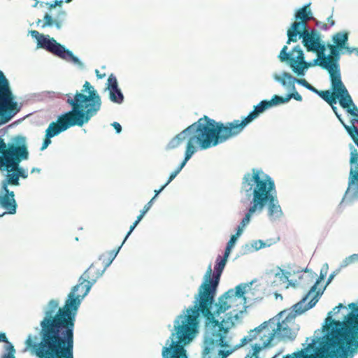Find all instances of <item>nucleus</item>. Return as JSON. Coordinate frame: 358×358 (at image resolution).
I'll use <instances>...</instances> for the list:
<instances>
[{
    "label": "nucleus",
    "instance_id": "774afa93",
    "mask_svg": "<svg viewBox=\"0 0 358 358\" xmlns=\"http://www.w3.org/2000/svg\"><path fill=\"white\" fill-rule=\"evenodd\" d=\"M225 297H227L228 299H231L233 297H236V292L234 291V289H229L227 292H224L222 294Z\"/></svg>",
    "mask_w": 358,
    "mask_h": 358
},
{
    "label": "nucleus",
    "instance_id": "09e8293b",
    "mask_svg": "<svg viewBox=\"0 0 358 358\" xmlns=\"http://www.w3.org/2000/svg\"><path fill=\"white\" fill-rule=\"evenodd\" d=\"M277 268L280 271L275 273H274L275 277H279L281 280H283L284 282H287L289 276L291 275L290 271L283 270L280 267L277 266Z\"/></svg>",
    "mask_w": 358,
    "mask_h": 358
},
{
    "label": "nucleus",
    "instance_id": "0eeeda50",
    "mask_svg": "<svg viewBox=\"0 0 358 358\" xmlns=\"http://www.w3.org/2000/svg\"><path fill=\"white\" fill-rule=\"evenodd\" d=\"M235 320L220 322L219 317H211L203 322L201 358H210L215 348L228 345L230 330L235 327Z\"/></svg>",
    "mask_w": 358,
    "mask_h": 358
},
{
    "label": "nucleus",
    "instance_id": "052dcab7",
    "mask_svg": "<svg viewBox=\"0 0 358 358\" xmlns=\"http://www.w3.org/2000/svg\"><path fill=\"white\" fill-rule=\"evenodd\" d=\"M63 3V0H55L53 2H47L46 4L48 6V8L52 10L55 8L56 6L62 7Z\"/></svg>",
    "mask_w": 358,
    "mask_h": 358
},
{
    "label": "nucleus",
    "instance_id": "58836bf2",
    "mask_svg": "<svg viewBox=\"0 0 358 358\" xmlns=\"http://www.w3.org/2000/svg\"><path fill=\"white\" fill-rule=\"evenodd\" d=\"M234 289L236 292V297L242 299L243 303L246 304L248 297L245 296V294L248 293V289H245V284L240 283L237 285Z\"/></svg>",
    "mask_w": 358,
    "mask_h": 358
},
{
    "label": "nucleus",
    "instance_id": "69168bd1",
    "mask_svg": "<svg viewBox=\"0 0 358 358\" xmlns=\"http://www.w3.org/2000/svg\"><path fill=\"white\" fill-rule=\"evenodd\" d=\"M242 249L244 250V251L241 252V255H246L248 253L254 252L252 248H250V243H245L242 246Z\"/></svg>",
    "mask_w": 358,
    "mask_h": 358
},
{
    "label": "nucleus",
    "instance_id": "79ce46f5",
    "mask_svg": "<svg viewBox=\"0 0 358 358\" xmlns=\"http://www.w3.org/2000/svg\"><path fill=\"white\" fill-rule=\"evenodd\" d=\"M237 242L238 241L230 237L224 248L223 256L229 259Z\"/></svg>",
    "mask_w": 358,
    "mask_h": 358
},
{
    "label": "nucleus",
    "instance_id": "f257e3e1",
    "mask_svg": "<svg viewBox=\"0 0 358 358\" xmlns=\"http://www.w3.org/2000/svg\"><path fill=\"white\" fill-rule=\"evenodd\" d=\"M218 287L199 285L192 304L176 317L173 328L168 324L171 335L162 347V358H189L187 348L199 334L201 320L220 317L231 308L223 294L216 300Z\"/></svg>",
    "mask_w": 358,
    "mask_h": 358
},
{
    "label": "nucleus",
    "instance_id": "393cba45",
    "mask_svg": "<svg viewBox=\"0 0 358 358\" xmlns=\"http://www.w3.org/2000/svg\"><path fill=\"white\" fill-rule=\"evenodd\" d=\"M243 216L239 222L238 224L235 228V233L230 236L231 238L238 241V238L243 234L245 228L252 222V218L255 217L253 214L248 213L245 210H243Z\"/></svg>",
    "mask_w": 358,
    "mask_h": 358
},
{
    "label": "nucleus",
    "instance_id": "a18cd8bd",
    "mask_svg": "<svg viewBox=\"0 0 358 358\" xmlns=\"http://www.w3.org/2000/svg\"><path fill=\"white\" fill-rule=\"evenodd\" d=\"M268 324H269V321H264V322H262L261 324H259L257 327H255L252 329H250L248 331V334H251L252 337L255 339H256L257 334H259L262 330L267 329L268 327Z\"/></svg>",
    "mask_w": 358,
    "mask_h": 358
},
{
    "label": "nucleus",
    "instance_id": "f3484780",
    "mask_svg": "<svg viewBox=\"0 0 358 358\" xmlns=\"http://www.w3.org/2000/svg\"><path fill=\"white\" fill-rule=\"evenodd\" d=\"M333 92L338 96V103L350 117L352 124H358V107L343 83L335 88Z\"/></svg>",
    "mask_w": 358,
    "mask_h": 358
},
{
    "label": "nucleus",
    "instance_id": "20e7f679",
    "mask_svg": "<svg viewBox=\"0 0 358 358\" xmlns=\"http://www.w3.org/2000/svg\"><path fill=\"white\" fill-rule=\"evenodd\" d=\"M277 58L281 63L287 66L298 78H303L311 68L320 67L327 72L332 91L343 83L341 70H338L328 55L320 56L317 54L313 59L306 60V54L299 44L295 45L290 50L284 45Z\"/></svg>",
    "mask_w": 358,
    "mask_h": 358
},
{
    "label": "nucleus",
    "instance_id": "1a4fd4ad",
    "mask_svg": "<svg viewBox=\"0 0 358 358\" xmlns=\"http://www.w3.org/2000/svg\"><path fill=\"white\" fill-rule=\"evenodd\" d=\"M29 35L36 43V49H42L62 60L71 64L80 71L87 69L85 64L73 50L65 45L58 42L48 34L40 33L36 30H29Z\"/></svg>",
    "mask_w": 358,
    "mask_h": 358
},
{
    "label": "nucleus",
    "instance_id": "8fccbe9b",
    "mask_svg": "<svg viewBox=\"0 0 358 358\" xmlns=\"http://www.w3.org/2000/svg\"><path fill=\"white\" fill-rule=\"evenodd\" d=\"M275 337H276L275 332L273 331L269 335L268 338L266 340H265L263 342V343L262 344L263 348L264 350H266V349H269V348H272L273 346H274V343H273V338H275Z\"/></svg>",
    "mask_w": 358,
    "mask_h": 358
},
{
    "label": "nucleus",
    "instance_id": "a211bd4d",
    "mask_svg": "<svg viewBox=\"0 0 358 358\" xmlns=\"http://www.w3.org/2000/svg\"><path fill=\"white\" fill-rule=\"evenodd\" d=\"M229 259L224 256L218 255L215 259L214 270L215 275L212 270V264L210 263L208 266L206 273L204 274L202 282L200 285H216L220 284L221 275L228 262Z\"/></svg>",
    "mask_w": 358,
    "mask_h": 358
},
{
    "label": "nucleus",
    "instance_id": "c03bdc74",
    "mask_svg": "<svg viewBox=\"0 0 358 358\" xmlns=\"http://www.w3.org/2000/svg\"><path fill=\"white\" fill-rule=\"evenodd\" d=\"M89 279H91L90 276V270L86 269L78 278L77 284L73 286V290L75 291L77 289H80L83 284Z\"/></svg>",
    "mask_w": 358,
    "mask_h": 358
},
{
    "label": "nucleus",
    "instance_id": "4be33fe9",
    "mask_svg": "<svg viewBox=\"0 0 358 358\" xmlns=\"http://www.w3.org/2000/svg\"><path fill=\"white\" fill-rule=\"evenodd\" d=\"M12 193L10 196H0V218L5 215H15L17 209V203Z\"/></svg>",
    "mask_w": 358,
    "mask_h": 358
},
{
    "label": "nucleus",
    "instance_id": "2eb2a0df",
    "mask_svg": "<svg viewBox=\"0 0 358 358\" xmlns=\"http://www.w3.org/2000/svg\"><path fill=\"white\" fill-rule=\"evenodd\" d=\"M264 210L267 211V217L271 222L279 220L284 216V213L280 204L276 186H273V190L262 203L260 208L253 213L254 216L261 215Z\"/></svg>",
    "mask_w": 358,
    "mask_h": 358
},
{
    "label": "nucleus",
    "instance_id": "cd10ccee",
    "mask_svg": "<svg viewBox=\"0 0 358 358\" xmlns=\"http://www.w3.org/2000/svg\"><path fill=\"white\" fill-rule=\"evenodd\" d=\"M311 1L303 4L294 10L293 20H310L313 18V13L310 9Z\"/></svg>",
    "mask_w": 358,
    "mask_h": 358
},
{
    "label": "nucleus",
    "instance_id": "dca6fc26",
    "mask_svg": "<svg viewBox=\"0 0 358 358\" xmlns=\"http://www.w3.org/2000/svg\"><path fill=\"white\" fill-rule=\"evenodd\" d=\"M272 77L276 83L287 90V93L285 94L289 101L292 99L297 101H303L302 96L297 92L295 87L296 83L302 86V78H297L285 71H282L280 75L273 73Z\"/></svg>",
    "mask_w": 358,
    "mask_h": 358
},
{
    "label": "nucleus",
    "instance_id": "473e14b6",
    "mask_svg": "<svg viewBox=\"0 0 358 358\" xmlns=\"http://www.w3.org/2000/svg\"><path fill=\"white\" fill-rule=\"evenodd\" d=\"M323 38L324 36L322 34L316 44L314 52L312 53L315 55L320 54V56L328 55V54H326V51L328 50L329 54H330V49L331 48V42L324 41Z\"/></svg>",
    "mask_w": 358,
    "mask_h": 358
},
{
    "label": "nucleus",
    "instance_id": "c756f323",
    "mask_svg": "<svg viewBox=\"0 0 358 358\" xmlns=\"http://www.w3.org/2000/svg\"><path fill=\"white\" fill-rule=\"evenodd\" d=\"M63 26V20L62 19H57L49 13H45L43 18V24L41 27L43 29L49 27L52 28L55 27L57 30H61Z\"/></svg>",
    "mask_w": 358,
    "mask_h": 358
},
{
    "label": "nucleus",
    "instance_id": "6e6d98bb",
    "mask_svg": "<svg viewBox=\"0 0 358 358\" xmlns=\"http://www.w3.org/2000/svg\"><path fill=\"white\" fill-rule=\"evenodd\" d=\"M16 354V350L15 348H11L10 347H8L7 348V352L2 353L0 358H16L15 357Z\"/></svg>",
    "mask_w": 358,
    "mask_h": 358
},
{
    "label": "nucleus",
    "instance_id": "a878e982",
    "mask_svg": "<svg viewBox=\"0 0 358 358\" xmlns=\"http://www.w3.org/2000/svg\"><path fill=\"white\" fill-rule=\"evenodd\" d=\"M192 157L193 155L189 156L187 153L184 155L182 159L177 165L175 169L169 174L166 182L162 184L160 187H162V189H164L178 176Z\"/></svg>",
    "mask_w": 358,
    "mask_h": 358
},
{
    "label": "nucleus",
    "instance_id": "423d86ee",
    "mask_svg": "<svg viewBox=\"0 0 358 358\" xmlns=\"http://www.w3.org/2000/svg\"><path fill=\"white\" fill-rule=\"evenodd\" d=\"M201 118L207 150L237 136L249 125L243 116L241 120L223 122L204 115Z\"/></svg>",
    "mask_w": 358,
    "mask_h": 358
},
{
    "label": "nucleus",
    "instance_id": "a19ab883",
    "mask_svg": "<svg viewBox=\"0 0 358 358\" xmlns=\"http://www.w3.org/2000/svg\"><path fill=\"white\" fill-rule=\"evenodd\" d=\"M121 248L122 245H119L108 252V257L106 262L104 263L105 268H107L112 264L113 262L115 260L118 253L120 252Z\"/></svg>",
    "mask_w": 358,
    "mask_h": 358
},
{
    "label": "nucleus",
    "instance_id": "c9c22d12",
    "mask_svg": "<svg viewBox=\"0 0 358 358\" xmlns=\"http://www.w3.org/2000/svg\"><path fill=\"white\" fill-rule=\"evenodd\" d=\"M317 275H314V274L310 275H303L301 274L299 276V280H300V287L306 290L308 288H310V287L313 285L312 283L313 280L317 278Z\"/></svg>",
    "mask_w": 358,
    "mask_h": 358
},
{
    "label": "nucleus",
    "instance_id": "72a5a7b5",
    "mask_svg": "<svg viewBox=\"0 0 358 358\" xmlns=\"http://www.w3.org/2000/svg\"><path fill=\"white\" fill-rule=\"evenodd\" d=\"M4 176L3 180L1 182L0 196H10L12 193L15 194L13 191L8 189V186L17 187V185L6 174H2Z\"/></svg>",
    "mask_w": 358,
    "mask_h": 358
},
{
    "label": "nucleus",
    "instance_id": "bb28decb",
    "mask_svg": "<svg viewBox=\"0 0 358 358\" xmlns=\"http://www.w3.org/2000/svg\"><path fill=\"white\" fill-rule=\"evenodd\" d=\"M287 41L286 45H290L292 43H296L299 40H301L303 36V32L300 30L299 27L295 23L292 22L289 24L286 31Z\"/></svg>",
    "mask_w": 358,
    "mask_h": 358
},
{
    "label": "nucleus",
    "instance_id": "7c9ffc66",
    "mask_svg": "<svg viewBox=\"0 0 358 358\" xmlns=\"http://www.w3.org/2000/svg\"><path fill=\"white\" fill-rule=\"evenodd\" d=\"M303 81L301 82L302 87L308 90L309 91L317 94L323 101H327L331 95L332 93L330 90H320L310 85L306 80L302 78Z\"/></svg>",
    "mask_w": 358,
    "mask_h": 358
},
{
    "label": "nucleus",
    "instance_id": "ddd939ff",
    "mask_svg": "<svg viewBox=\"0 0 358 358\" xmlns=\"http://www.w3.org/2000/svg\"><path fill=\"white\" fill-rule=\"evenodd\" d=\"M317 296L311 299L308 303H302L300 306L301 300L297 303L292 305L290 308V312L286 315L284 320L278 324L277 329H273V331L275 332L276 338L280 341H293L296 339L297 333L294 332L288 325L287 323L290 322L292 320L295 319L297 316L304 314L308 310L313 308L317 303Z\"/></svg>",
    "mask_w": 358,
    "mask_h": 358
},
{
    "label": "nucleus",
    "instance_id": "864d4df0",
    "mask_svg": "<svg viewBox=\"0 0 358 358\" xmlns=\"http://www.w3.org/2000/svg\"><path fill=\"white\" fill-rule=\"evenodd\" d=\"M53 137L48 135L47 134L45 133V135L43 136V142H42V144H41V146L40 148V150L41 151H43L45 150V149L48 148V147L52 143V138Z\"/></svg>",
    "mask_w": 358,
    "mask_h": 358
},
{
    "label": "nucleus",
    "instance_id": "3c124183",
    "mask_svg": "<svg viewBox=\"0 0 358 358\" xmlns=\"http://www.w3.org/2000/svg\"><path fill=\"white\" fill-rule=\"evenodd\" d=\"M308 20H294L295 23L299 27L301 32H303V35L308 33L310 30H313L314 29L309 28L307 25V22Z\"/></svg>",
    "mask_w": 358,
    "mask_h": 358
},
{
    "label": "nucleus",
    "instance_id": "aec40b11",
    "mask_svg": "<svg viewBox=\"0 0 358 358\" xmlns=\"http://www.w3.org/2000/svg\"><path fill=\"white\" fill-rule=\"evenodd\" d=\"M328 270L329 264L327 263H324L320 268V275L317 276L315 282L310 287V289L301 297L300 306L302 305V303H306V301L312 295L313 297L311 299H313L315 296H317V302L319 301L325 291V287H318V286L325 280Z\"/></svg>",
    "mask_w": 358,
    "mask_h": 358
},
{
    "label": "nucleus",
    "instance_id": "5fc2aeb1",
    "mask_svg": "<svg viewBox=\"0 0 358 358\" xmlns=\"http://www.w3.org/2000/svg\"><path fill=\"white\" fill-rule=\"evenodd\" d=\"M139 224V222H138L137 221H134L129 227V231L127 232V234H125L124 236V238L122 242V243L120 244V245H122V247L123 246V245L125 243V242L127 241V240L128 239V238L129 237V236L131 234V233L134 231V230L136 229V227L138 226V224Z\"/></svg>",
    "mask_w": 358,
    "mask_h": 358
},
{
    "label": "nucleus",
    "instance_id": "412c9836",
    "mask_svg": "<svg viewBox=\"0 0 358 358\" xmlns=\"http://www.w3.org/2000/svg\"><path fill=\"white\" fill-rule=\"evenodd\" d=\"M241 180L254 183L276 186L274 179L264 172L262 169L252 168L250 172H246Z\"/></svg>",
    "mask_w": 358,
    "mask_h": 358
},
{
    "label": "nucleus",
    "instance_id": "9b49d317",
    "mask_svg": "<svg viewBox=\"0 0 358 358\" xmlns=\"http://www.w3.org/2000/svg\"><path fill=\"white\" fill-rule=\"evenodd\" d=\"M30 153L28 143L0 159V173L6 174L17 185L20 180L27 179L29 176L27 168L21 166V163L29 159Z\"/></svg>",
    "mask_w": 358,
    "mask_h": 358
},
{
    "label": "nucleus",
    "instance_id": "e2e57ef3",
    "mask_svg": "<svg viewBox=\"0 0 358 358\" xmlns=\"http://www.w3.org/2000/svg\"><path fill=\"white\" fill-rule=\"evenodd\" d=\"M234 312H236V310H234L233 311H230L228 313H225L224 317L222 318L221 320H220V322H228L230 320H234V315L233 314Z\"/></svg>",
    "mask_w": 358,
    "mask_h": 358
},
{
    "label": "nucleus",
    "instance_id": "f03ea898",
    "mask_svg": "<svg viewBox=\"0 0 358 358\" xmlns=\"http://www.w3.org/2000/svg\"><path fill=\"white\" fill-rule=\"evenodd\" d=\"M48 94L51 97H66V103L71 107V109L58 115L45 130V134L53 138L70 128L83 127L96 115L101 108V97L89 81H85L81 90H77L74 94L55 92H48Z\"/></svg>",
    "mask_w": 358,
    "mask_h": 358
},
{
    "label": "nucleus",
    "instance_id": "13d9d810",
    "mask_svg": "<svg viewBox=\"0 0 358 358\" xmlns=\"http://www.w3.org/2000/svg\"><path fill=\"white\" fill-rule=\"evenodd\" d=\"M341 269L340 268V266L336 269L335 271H332L329 275V277L326 281V283L324 285V287H325V288L332 282V280L334 279V278L336 277V275H337L339 272L341 271Z\"/></svg>",
    "mask_w": 358,
    "mask_h": 358
},
{
    "label": "nucleus",
    "instance_id": "e433bc0d",
    "mask_svg": "<svg viewBox=\"0 0 358 358\" xmlns=\"http://www.w3.org/2000/svg\"><path fill=\"white\" fill-rule=\"evenodd\" d=\"M336 98L334 97L332 94L327 101H325V102L331 106L334 113L342 124L343 122H345V121L342 117V115L338 112V108L335 106L337 103H338V96L336 94Z\"/></svg>",
    "mask_w": 358,
    "mask_h": 358
},
{
    "label": "nucleus",
    "instance_id": "de8ad7c7",
    "mask_svg": "<svg viewBox=\"0 0 358 358\" xmlns=\"http://www.w3.org/2000/svg\"><path fill=\"white\" fill-rule=\"evenodd\" d=\"M264 350L260 343H255L252 345V349L247 355H251V358L257 357L262 350Z\"/></svg>",
    "mask_w": 358,
    "mask_h": 358
},
{
    "label": "nucleus",
    "instance_id": "0e129e2a",
    "mask_svg": "<svg viewBox=\"0 0 358 358\" xmlns=\"http://www.w3.org/2000/svg\"><path fill=\"white\" fill-rule=\"evenodd\" d=\"M301 351L299 350H297L296 351L291 353L287 354L286 355H284L282 358H301Z\"/></svg>",
    "mask_w": 358,
    "mask_h": 358
},
{
    "label": "nucleus",
    "instance_id": "bf43d9fd",
    "mask_svg": "<svg viewBox=\"0 0 358 358\" xmlns=\"http://www.w3.org/2000/svg\"><path fill=\"white\" fill-rule=\"evenodd\" d=\"M261 241H262V239L254 240V241H251L250 248H252L254 252H257L259 250L264 248V247H261L260 243H258V242H261Z\"/></svg>",
    "mask_w": 358,
    "mask_h": 358
},
{
    "label": "nucleus",
    "instance_id": "37998d69",
    "mask_svg": "<svg viewBox=\"0 0 358 358\" xmlns=\"http://www.w3.org/2000/svg\"><path fill=\"white\" fill-rule=\"evenodd\" d=\"M358 262V253L352 254L346 257L340 264V268H345L350 264Z\"/></svg>",
    "mask_w": 358,
    "mask_h": 358
},
{
    "label": "nucleus",
    "instance_id": "4c0bfd02",
    "mask_svg": "<svg viewBox=\"0 0 358 358\" xmlns=\"http://www.w3.org/2000/svg\"><path fill=\"white\" fill-rule=\"evenodd\" d=\"M326 329H327V327H323L322 323L321 329H316L313 337H307L306 341L310 339L312 343H317L322 340L323 336H326L329 338V334L327 333Z\"/></svg>",
    "mask_w": 358,
    "mask_h": 358
},
{
    "label": "nucleus",
    "instance_id": "7ed1b4c3",
    "mask_svg": "<svg viewBox=\"0 0 358 358\" xmlns=\"http://www.w3.org/2000/svg\"><path fill=\"white\" fill-rule=\"evenodd\" d=\"M94 278L87 280L80 287L83 293L78 294L73 287L67 294L62 307L59 299H50L43 306V318L39 323L74 343V330L76 317L83 301L90 294L96 282Z\"/></svg>",
    "mask_w": 358,
    "mask_h": 358
},
{
    "label": "nucleus",
    "instance_id": "338daca9",
    "mask_svg": "<svg viewBox=\"0 0 358 358\" xmlns=\"http://www.w3.org/2000/svg\"><path fill=\"white\" fill-rule=\"evenodd\" d=\"M352 54H355L357 57H358V47L349 46L347 52H345L346 55H351Z\"/></svg>",
    "mask_w": 358,
    "mask_h": 358
},
{
    "label": "nucleus",
    "instance_id": "4d7b16f0",
    "mask_svg": "<svg viewBox=\"0 0 358 358\" xmlns=\"http://www.w3.org/2000/svg\"><path fill=\"white\" fill-rule=\"evenodd\" d=\"M249 306H247L246 304H245L243 303V310H239L238 312H237L236 314H234V318L235 320V321L236 322H240L241 321V319H242V316L244 313H246L247 312V308H248Z\"/></svg>",
    "mask_w": 358,
    "mask_h": 358
},
{
    "label": "nucleus",
    "instance_id": "f8f14e48",
    "mask_svg": "<svg viewBox=\"0 0 358 358\" xmlns=\"http://www.w3.org/2000/svg\"><path fill=\"white\" fill-rule=\"evenodd\" d=\"M22 107V103L16 101L9 80L0 70V127L10 121Z\"/></svg>",
    "mask_w": 358,
    "mask_h": 358
},
{
    "label": "nucleus",
    "instance_id": "b1692460",
    "mask_svg": "<svg viewBox=\"0 0 358 358\" xmlns=\"http://www.w3.org/2000/svg\"><path fill=\"white\" fill-rule=\"evenodd\" d=\"M271 109L268 99H262L257 104L254 105L252 110L248 114L243 116L250 124L254 120L257 119L262 113Z\"/></svg>",
    "mask_w": 358,
    "mask_h": 358
},
{
    "label": "nucleus",
    "instance_id": "f704fd0d",
    "mask_svg": "<svg viewBox=\"0 0 358 358\" xmlns=\"http://www.w3.org/2000/svg\"><path fill=\"white\" fill-rule=\"evenodd\" d=\"M289 102L287 99L286 94L285 95H279V94H273L270 99H268V103L271 108L278 107L281 105L287 104Z\"/></svg>",
    "mask_w": 358,
    "mask_h": 358
},
{
    "label": "nucleus",
    "instance_id": "49530a36",
    "mask_svg": "<svg viewBox=\"0 0 358 358\" xmlns=\"http://www.w3.org/2000/svg\"><path fill=\"white\" fill-rule=\"evenodd\" d=\"M0 343H4L3 353L7 352V348L8 347H10L12 349L15 348L13 343L8 340L4 331H0Z\"/></svg>",
    "mask_w": 358,
    "mask_h": 358
},
{
    "label": "nucleus",
    "instance_id": "5701e85b",
    "mask_svg": "<svg viewBox=\"0 0 358 358\" xmlns=\"http://www.w3.org/2000/svg\"><path fill=\"white\" fill-rule=\"evenodd\" d=\"M321 34L322 33L319 30L314 29L313 30L308 31V33L303 35L301 42L307 52H314Z\"/></svg>",
    "mask_w": 358,
    "mask_h": 358
},
{
    "label": "nucleus",
    "instance_id": "680f3d73",
    "mask_svg": "<svg viewBox=\"0 0 358 358\" xmlns=\"http://www.w3.org/2000/svg\"><path fill=\"white\" fill-rule=\"evenodd\" d=\"M110 126L113 127L116 134H120L122 133V127L119 122H113L110 124Z\"/></svg>",
    "mask_w": 358,
    "mask_h": 358
},
{
    "label": "nucleus",
    "instance_id": "4468645a",
    "mask_svg": "<svg viewBox=\"0 0 358 358\" xmlns=\"http://www.w3.org/2000/svg\"><path fill=\"white\" fill-rule=\"evenodd\" d=\"M350 32L348 30H342L331 36L330 54H328L331 60L336 66L341 70L340 60L342 55H345V52L350 46Z\"/></svg>",
    "mask_w": 358,
    "mask_h": 358
},
{
    "label": "nucleus",
    "instance_id": "2f4dec72",
    "mask_svg": "<svg viewBox=\"0 0 358 358\" xmlns=\"http://www.w3.org/2000/svg\"><path fill=\"white\" fill-rule=\"evenodd\" d=\"M106 92H108V99L113 103L121 105L124 102V95L120 87Z\"/></svg>",
    "mask_w": 358,
    "mask_h": 358
},
{
    "label": "nucleus",
    "instance_id": "6ab92c4d",
    "mask_svg": "<svg viewBox=\"0 0 358 358\" xmlns=\"http://www.w3.org/2000/svg\"><path fill=\"white\" fill-rule=\"evenodd\" d=\"M7 131V127L0 129V159L28 143L27 138L23 134L12 136L6 142L3 136Z\"/></svg>",
    "mask_w": 358,
    "mask_h": 358
},
{
    "label": "nucleus",
    "instance_id": "603ef678",
    "mask_svg": "<svg viewBox=\"0 0 358 358\" xmlns=\"http://www.w3.org/2000/svg\"><path fill=\"white\" fill-rule=\"evenodd\" d=\"M280 236H278L276 238H268L266 240H262L261 242H258L260 243L261 247L268 248L270 247L275 243H277L278 241H280Z\"/></svg>",
    "mask_w": 358,
    "mask_h": 358
},
{
    "label": "nucleus",
    "instance_id": "9d476101",
    "mask_svg": "<svg viewBox=\"0 0 358 358\" xmlns=\"http://www.w3.org/2000/svg\"><path fill=\"white\" fill-rule=\"evenodd\" d=\"M273 190V185L244 182L241 180L238 189V202L243 210L253 214Z\"/></svg>",
    "mask_w": 358,
    "mask_h": 358
},
{
    "label": "nucleus",
    "instance_id": "ea45409f",
    "mask_svg": "<svg viewBox=\"0 0 358 358\" xmlns=\"http://www.w3.org/2000/svg\"><path fill=\"white\" fill-rule=\"evenodd\" d=\"M119 87L120 85L116 76L114 73H110L106 83L105 92Z\"/></svg>",
    "mask_w": 358,
    "mask_h": 358
},
{
    "label": "nucleus",
    "instance_id": "c85d7f7f",
    "mask_svg": "<svg viewBox=\"0 0 358 358\" xmlns=\"http://www.w3.org/2000/svg\"><path fill=\"white\" fill-rule=\"evenodd\" d=\"M164 191L162 187H160L159 189L154 190V195L150 199V200L145 204L143 208L140 210L138 215L136 217V219L135 220L138 222H141V221L143 219L145 215L147 214V213L150 210V209L152 208V205L154 204L156 199L158 198L159 195Z\"/></svg>",
    "mask_w": 358,
    "mask_h": 358
},
{
    "label": "nucleus",
    "instance_id": "6e6552de",
    "mask_svg": "<svg viewBox=\"0 0 358 358\" xmlns=\"http://www.w3.org/2000/svg\"><path fill=\"white\" fill-rule=\"evenodd\" d=\"M186 140L184 155H194L199 150H207L201 118L187 126L171 138L164 147L166 152L175 150Z\"/></svg>",
    "mask_w": 358,
    "mask_h": 358
},
{
    "label": "nucleus",
    "instance_id": "39448f33",
    "mask_svg": "<svg viewBox=\"0 0 358 358\" xmlns=\"http://www.w3.org/2000/svg\"><path fill=\"white\" fill-rule=\"evenodd\" d=\"M34 329L37 334H28L24 352L36 358H71L74 343L40 323Z\"/></svg>",
    "mask_w": 358,
    "mask_h": 358
}]
</instances>
